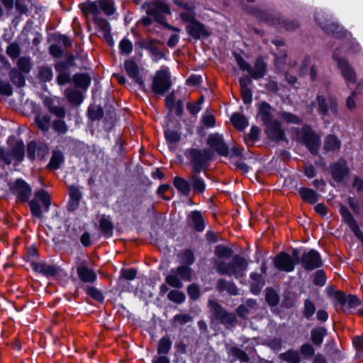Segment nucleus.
I'll use <instances>...</instances> for the list:
<instances>
[{"mask_svg": "<svg viewBox=\"0 0 363 363\" xmlns=\"http://www.w3.org/2000/svg\"><path fill=\"white\" fill-rule=\"evenodd\" d=\"M143 8L145 10L147 16L143 17L140 21L146 26L152 23V18L157 22L163 23V15L171 13L169 6L160 1L146 2L143 5Z\"/></svg>", "mask_w": 363, "mask_h": 363, "instance_id": "obj_1", "label": "nucleus"}, {"mask_svg": "<svg viewBox=\"0 0 363 363\" xmlns=\"http://www.w3.org/2000/svg\"><path fill=\"white\" fill-rule=\"evenodd\" d=\"M84 15L91 16L94 21L98 23L99 14L102 11L104 14L109 16L114 13L116 9L111 1L98 0L91 2L83 3L79 5Z\"/></svg>", "mask_w": 363, "mask_h": 363, "instance_id": "obj_2", "label": "nucleus"}, {"mask_svg": "<svg viewBox=\"0 0 363 363\" xmlns=\"http://www.w3.org/2000/svg\"><path fill=\"white\" fill-rule=\"evenodd\" d=\"M247 265L246 259L240 256H235L230 263H226L223 261L216 262V267L219 273L234 277L236 279L244 277Z\"/></svg>", "mask_w": 363, "mask_h": 363, "instance_id": "obj_3", "label": "nucleus"}, {"mask_svg": "<svg viewBox=\"0 0 363 363\" xmlns=\"http://www.w3.org/2000/svg\"><path fill=\"white\" fill-rule=\"evenodd\" d=\"M180 17L187 24V33L193 38L199 39L210 35L205 26L195 19V13L180 12Z\"/></svg>", "mask_w": 363, "mask_h": 363, "instance_id": "obj_4", "label": "nucleus"}, {"mask_svg": "<svg viewBox=\"0 0 363 363\" xmlns=\"http://www.w3.org/2000/svg\"><path fill=\"white\" fill-rule=\"evenodd\" d=\"M234 57L240 69L242 71H247L253 79H257L264 76L267 71V64L264 62L262 57H259L256 60L254 67L252 68L250 65L245 62L240 55L235 54Z\"/></svg>", "mask_w": 363, "mask_h": 363, "instance_id": "obj_5", "label": "nucleus"}, {"mask_svg": "<svg viewBox=\"0 0 363 363\" xmlns=\"http://www.w3.org/2000/svg\"><path fill=\"white\" fill-rule=\"evenodd\" d=\"M50 206V198L44 190H39L35 193L34 198L29 202V207L32 215L41 218L43 211L48 212Z\"/></svg>", "mask_w": 363, "mask_h": 363, "instance_id": "obj_6", "label": "nucleus"}, {"mask_svg": "<svg viewBox=\"0 0 363 363\" xmlns=\"http://www.w3.org/2000/svg\"><path fill=\"white\" fill-rule=\"evenodd\" d=\"M172 86L169 72L166 67L159 69L152 80V89L157 94H163Z\"/></svg>", "mask_w": 363, "mask_h": 363, "instance_id": "obj_7", "label": "nucleus"}, {"mask_svg": "<svg viewBox=\"0 0 363 363\" xmlns=\"http://www.w3.org/2000/svg\"><path fill=\"white\" fill-rule=\"evenodd\" d=\"M293 258L286 252H280L274 259V264L277 269L286 272H292L295 268L296 262L294 259L298 260L299 251L294 249L292 252Z\"/></svg>", "mask_w": 363, "mask_h": 363, "instance_id": "obj_8", "label": "nucleus"}, {"mask_svg": "<svg viewBox=\"0 0 363 363\" xmlns=\"http://www.w3.org/2000/svg\"><path fill=\"white\" fill-rule=\"evenodd\" d=\"M318 104L319 113L322 115L324 120L325 116H335L337 114V104L336 101L331 98H325L323 96H318L317 97Z\"/></svg>", "mask_w": 363, "mask_h": 363, "instance_id": "obj_9", "label": "nucleus"}, {"mask_svg": "<svg viewBox=\"0 0 363 363\" xmlns=\"http://www.w3.org/2000/svg\"><path fill=\"white\" fill-rule=\"evenodd\" d=\"M301 264L306 270H313L321 267L322 260L320 254L314 250L304 252L301 257Z\"/></svg>", "mask_w": 363, "mask_h": 363, "instance_id": "obj_10", "label": "nucleus"}, {"mask_svg": "<svg viewBox=\"0 0 363 363\" xmlns=\"http://www.w3.org/2000/svg\"><path fill=\"white\" fill-rule=\"evenodd\" d=\"M300 139L303 140L304 144L313 154L317 152L320 144V139L312 132L309 127L305 126L302 128Z\"/></svg>", "mask_w": 363, "mask_h": 363, "instance_id": "obj_11", "label": "nucleus"}, {"mask_svg": "<svg viewBox=\"0 0 363 363\" xmlns=\"http://www.w3.org/2000/svg\"><path fill=\"white\" fill-rule=\"evenodd\" d=\"M208 145L216 151L219 155L227 156L229 153V150L223 140V138L218 133L211 134L208 138Z\"/></svg>", "mask_w": 363, "mask_h": 363, "instance_id": "obj_12", "label": "nucleus"}, {"mask_svg": "<svg viewBox=\"0 0 363 363\" xmlns=\"http://www.w3.org/2000/svg\"><path fill=\"white\" fill-rule=\"evenodd\" d=\"M191 164L193 169L196 172H200L205 167L206 162L210 160V155L206 150H194L191 152Z\"/></svg>", "mask_w": 363, "mask_h": 363, "instance_id": "obj_13", "label": "nucleus"}, {"mask_svg": "<svg viewBox=\"0 0 363 363\" xmlns=\"http://www.w3.org/2000/svg\"><path fill=\"white\" fill-rule=\"evenodd\" d=\"M334 59L336 60L339 68L342 71L343 77L350 86V84H353L355 82V74L353 69L348 65L347 61L337 57L336 54L334 55Z\"/></svg>", "mask_w": 363, "mask_h": 363, "instance_id": "obj_14", "label": "nucleus"}, {"mask_svg": "<svg viewBox=\"0 0 363 363\" xmlns=\"http://www.w3.org/2000/svg\"><path fill=\"white\" fill-rule=\"evenodd\" d=\"M77 273L80 280L84 283H94L97 279L95 271L84 262L77 267Z\"/></svg>", "mask_w": 363, "mask_h": 363, "instance_id": "obj_15", "label": "nucleus"}, {"mask_svg": "<svg viewBox=\"0 0 363 363\" xmlns=\"http://www.w3.org/2000/svg\"><path fill=\"white\" fill-rule=\"evenodd\" d=\"M48 151V147L44 144L30 142L28 145V154L31 160L43 158L47 155Z\"/></svg>", "mask_w": 363, "mask_h": 363, "instance_id": "obj_16", "label": "nucleus"}, {"mask_svg": "<svg viewBox=\"0 0 363 363\" xmlns=\"http://www.w3.org/2000/svg\"><path fill=\"white\" fill-rule=\"evenodd\" d=\"M265 125L266 133L272 140L279 141L284 140V133L279 122L273 121Z\"/></svg>", "mask_w": 363, "mask_h": 363, "instance_id": "obj_17", "label": "nucleus"}, {"mask_svg": "<svg viewBox=\"0 0 363 363\" xmlns=\"http://www.w3.org/2000/svg\"><path fill=\"white\" fill-rule=\"evenodd\" d=\"M124 67L129 77L133 79L142 89H144L145 86V83L143 78L139 75L137 65L131 60H127L124 63Z\"/></svg>", "mask_w": 363, "mask_h": 363, "instance_id": "obj_18", "label": "nucleus"}, {"mask_svg": "<svg viewBox=\"0 0 363 363\" xmlns=\"http://www.w3.org/2000/svg\"><path fill=\"white\" fill-rule=\"evenodd\" d=\"M15 191L20 200L26 201L30 196L31 189L23 180L18 179L15 183Z\"/></svg>", "mask_w": 363, "mask_h": 363, "instance_id": "obj_19", "label": "nucleus"}, {"mask_svg": "<svg viewBox=\"0 0 363 363\" xmlns=\"http://www.w3.org/2000/svg\"><path fill=\"white\" fill-rule=\"evenodd\" d=\"M210 305L213 308L216 316L223 322L232 324L235 320V317L233 314H228L218 303L213 301H209Z\"/></svg>", "mask_w": 363, "mask_h": 363, "instance_id": "obj_20", "label": "nucleus"}, {"mask_svg": "<svg viewBox=\"0 0 363 363\" xmlns=\"http://www.w3.org/2000/svg\"><path fill=\"white\" fill-rule=\"evenodd\" d=\"M347 172L346 162L343 160H340L335 163L332 167V174L336 181H341Z\"/></svg>", "mask_w": 363, "mask_h": 363, "instance_id": "obj_21", "label": "nucleus"}, {"mask_svg": "<svg viewBox=\"0 0 363 363\" xmlns=\"http://www.w3.org/2000/svg\"><path fill=\"white\" fill-rule=\"evenodd\" d=\"M337 297L339 303L345 306V309L355 308L359 304L358 298L353 295L345 296L343 294L339 293Z\"/></svg>", "mask_w": 363, "mask_h": 363, "instance_id": "obj_22", "label": "nucleus"}, {"mask_svg": "<svg viewBox=\"0 0 363 363\" xmlns=\"http://www.w3.org/2000/svg\"><path fill=\"white\" fill-rule=\"evenodd\" d=\"M259 116L264 125L272 122V108L266 102L259 105Z\"/></svg>", "mask_w": 363, "mask_h": 363, "instance_id": "obj_23", "label": "nucleus"}, {"mask_svg": "<svg viewBox=\"0 0 363 363\" xmlns=\"http://www.w3.org/2000/svg\"><path fill=\"white\" fill-rule=\"evenodd\" d=\"M340 211V213H341L343 219L347 223L348 225L352 230V231L354 233V234L357 237L360 238L362 236V233L360 232L359 229L358 228L356 222L352 218L348 209L345 207H341Z\"/></svg>", "mask_w": 363, "mask_h": 363, "instance_id": "obj_24", "label": "nucleus"}, {"mask_svg": "<svg viewBox=\"0 0 363 363\" xmlns=\"http://www.w3.org/2000/svg\"><path fill=\"white\" fill-rule=\"evenodd\" d=\"M230 121L235 128L239 130H244L248 125L247 118L239 113L233 114Z\"/></svg>", "mask_w": 363, "mask_h": 363, "instance_id": "obj_25", "label": "nucleus"}, {"mask_svg": "<svg viewBox=\"0 0 363 363\" xmlns=\"http://www.w3.org/2000/svg\"><path fill=\"white\" fill-rule=\"evenodd\" d=\"M69 208L74 209L77 207L82 197L80 190L76 186H70L69 190Z\"/></svg>", "mask_w": 363, "mask_h": 363, "instance_id": "obj_26", "label": "nucleus"}, {"mask_svg": "<svg viewBox=\"0 0 363 363\" xmlns=\"http://www.w3.org/2000/svg\"><path fill=\"white\" fill-rule=\"evenodd\" d=\"M173 184L178 191L185 195L189 194L190 191V185L188 181L182 177H176L174 179Z\"/></svg>", "mask_w": 363, "mask_h": 363, "instance_id": "obj_27", "label": "nucleus"}, {"mask_svg": "<svg viewBox=\"0 0 363 363\" xmlns=\"http://www.w3.org/2000/svg\"><path fill=\"white\" fill-rule=\"evenodd\" d=\"M75 85L79 88L86 89L91 83L90 77L85 74H77L73 77Z\"/></svg>", "mask_w": 363, "mask_h": 363, "instance_id": "obj_28", "label": "nucleus"}, {"mask_svg": "<svg viewBox=\"0 0 363 363\" xmlns=\"http://www.w3.org/2000/svg\"><path fill=\"white\" fill-rule=\"evenodd\" d=\"M327 331L324 328L318 327L311 331V340L316 345H320L326 335Z\"/></svg>", "mask_w": 363, "mask_h": 363, "instance_id": "obj_29", "label": "nucleus"}, {"mask_svg": "<svg viewBox=\"0 0 363 363\" xmlns=\"http://www.w3.org/2000/svg\"><path fill=\"white\" fill-rule=\"evenodd\" d=\"M301 198L311 203H313L317 201L318 196L317 193L313 189L308 188H303L299 190Z\"/></svg>", "mask_w": 363, "mask_h": 363, "instance_id": "obj_30", "label": "nucleus"}, {"mask_svg": "<svg viewBox=\"0 0 363 363\" xmlns=\"http://www.w3.org/2000/svg\"><path fill=\"white\" fill-rule=\"evenodd\" d=\"M322 28L325 30V31L328 33L333 35L337 38H340L344 35L345 30L343 28H340L339 26L335 24H330L328 26L323 25L320 22H318Z\"/></svg>", "mask_w": 363, "mask_h": 363, "instance_id": "obj_31", "label": "nucleus"}, {"mask_svg": "<svg viewBox=\"0 0 363 363\" xmlns=\"http://www.w3.org/2000/svg\"><path fill=\"white\" fill-rule=\"evenodd\" d=\"M217 288L220 291H226L231 295L238 294V289L232 282H228L224 279H220L217 284Z\"/></svg>", "mask_w": 363, "mask_h": 363, "instance_id": "obj_32", "label": "nucleus"}, {"mask_svg": "<svg viewBox=\"0 0 363 363\" xmlns=\"http://www.w3.org/2000/svg\"><path fill=\"white\" fill-rule=\"evenodd\" d=\"M280 358L289 363H299L301 361L300 355L296 350H289L280 354Z\"/></svg>", "mask_w": 363, "mask_h": 363, "instance_id": "obj_33", "label": "nucleus"}, {"mask_svg": "<svg viewBox=\"0 0 363 363\" xmlns=\"http://www.w3.org/2000/svg\"><path fill=\"white\" fill-rule=\"evenodd\" d=\"M100 229L106 237L113 235V223L108 218L103 217L100 220Z\"/></svg>", "mask_w": 363, "mask_h": 363, "instance_id": "obj_34", "label": "nucleus"}, {"mask_svg": "<svg viewBox=\"0 0 363 363\" xmlns=\"http://www.w3.org/2000/svg\"><path fill=\"white\" fill-rule=\"evenodd\" d=\"M65 95L67 99L74 104H80L83 100L81 92L72 89H67L65 91Z\"/></svg>", "mask_w": 363, "mask_h": 363, "instance_id": "obj_35", "label": "nucleus"}, {"mask_svg": "<svg viewBox=\"0 0 363 363\" xmlns=\"http://www.w3.org/2000/svg\"><path fill=\"white\" fill-rule=\"evenodd\" d=\"M178 274L175 270H172L171 272L166 277V282L171 286L174 288H182L183 284L181 279L179 278Z\"/></svg>", "mask_w": 363, "mask_h": 363, "instance_id": "obj_36", "label": "nucleus"}, {"mask_svg": "<svg viewBox=\"0 0 363 363\" xmlns=\"http://www.w3.org/2000/svg\"><path fill=\"white\" fill-rule=\"evenodd\" d=\"M340 147V141L334 135H328L324 143V147L327 150H335Z\"/></svg>", "mask_w": 363, "mask_h": 363, "instance_id": "obj_37", "label": "nucleus"}, {"mask_svg": "<svg viewBox=\"0 0 363 363\" xmlns=\"http://www.w3.org/2000/svg\"><path fill=\"white\" fill-rule=\"evenodd\" d=\"M35 123L39 129L42 131H47L50 126V118L46 115H38L35 118Z\"/></svg>", "mask_w": 363, "mask_h": 363, "instance_id": "obj_38", "label": "nucleus"}, {"mask_svg": "<svg viewBox=\"0 0 363 363\" xmlns=\"http://www.w3.org/2000/svg\"><path fill=\"white\" fill-rule=\"evenodd\" d=\"M64 157L60 151H55L48 164V167L52 169H57L60 167V164L63 162Z\"/></svg>", "mask_w": 363, "mask_h": 363, "instance_id": "obj_39", "label": "nucleus"}, {"mask_svg": "<svg viewBox=\"0 0 363 363\" xmlns=\"http://www.w3.org/2000/svg\"><path fill=\"white\" fill-rule=\"evenodd\" d=\"M250 277L252 280L251 284V291L253 294H256L261 290V288L263 285L262 277L259 274L252 273L250 274Z\"/></svg>", "mask_w": 363, "mask_h": 363, "instance_id": "obj_40", "label": "nucleus"}, {"mask_svg": "<svg viewBox=\"0 0 363 363\" xmlns=\"http://www.w3.org/2000/svg\"><path fill=\"white\" fill-rule=\"evenodd\" d=\"M191 218L194 223V228L198 231H202L204 229L203 218L201 213L198 211H193L191 213Z\"/></svg>", "mask_w": 363, "mask_h": 363, "instance_id": "obj_41", "label": "nucleus"}, {"mask_svg": "<svg viewBox=\"0 0 363 363\" xmlns=\"http://www.w3.org/2000/svg\"><path fill=\"white\" fill-rule=\"evenodd\" d=\"M12 155L18 162H21L24 158V144L22 141H18L12 150Z\"/></svg>", "mask_w": 363, "mask_h": 363, "instance_id": "obj_42", "label": "nucleus"}, {"mask_svg": "<svg viewBox=\"0 0 363 363\" xmlns=\"http://www.w3.org/2000/svg\"><path fill=\"white\" fill-rule=\"evenodd\" d=\"M229 355L232 357V360L239 359L242 362H247L249 360L248 356L241 350L237 347H232L229 350Z\"/></svg>", "mask_w": 363, "mask_h": 363, "instance_id": "obj_43", "label": "nucleus"}, {"mask_svg": "<svg viewBox=\"0 0 363 363\" xmlns=\"http://www.w3.org/2000/svg\"><path fill=\"white\" fill-rule=\"evenodd\" d=\"M33 269L38 272L43 273L47 275H52L55 273V268L51 265L45 263L33 264Z\"/></svg>", "mask_w": 363, "mask_h": 363, "instance_id": "obj_44", "label": "nucleus"}, {"mask_svg": "<svg viewBox=\"0 0 363 363\" xmlns=\"http://www.w3.org/2000/svg\"><path fill=\"white\" fill-rule=\"evenodd\" d=\"M172 347V341L167 337H162L158 344L157 352L159 354H167Z\"/></svg>", "mask_w": 363, "mask_h": 363, "instance_id": "obj_45", "label": "nucleus"}, {"mask_svg": "<svg viewBox=\"0 0 363 363\" xmlns=\"http://www.w3.org/2000/svg\"><path fill=\"white\" fill-rule=\"evenodd\" d=\"M190 181L195 191L203 193L206 189V184L203 180L196 175L191 176Z\"/></svg>", "mask_w": 363, "mask_h": 363, "instance_id": "obj_46", "label": "nucleus"}, {"mask_svg": "<svg viewBox=\"0 0 363 363\" xmlns=\"http://www.w3.org/2000/svg\"><path fill=\"white\" fill-rule=\"evenodd\" d=\"M174 3L177 5L179 9H182V12H186V13H195L194 12V6L191 2L186 1L184 0H174Z\"/></svg>", "mask_w": 363, "mask_h": 363, "instance_id": "obj_47", "label": "nucleus"}, {"mask_svg": "<svg viewBox=\"0 0 363 363\" xmlns=\"http://www.w3.org/2000/svg\"><path fill=\"white\" fill-rule=\"evenodd\" d=\"M175 271L181 279L188 281L191 280V270L189 267L180 266L177 269H175Z\"/></svg>", "mask_w": 363, "mask_h": 363, "instance_id": "obj_48", "label": "nucleus"}, {"mask_svg": "<svg viewBox=\"0 0 363 363\" xmlns=\"http://www.w3.org/2000/svg\"><path fill=\"white\" fill-rule=\"evenodd\" d=\"M233 251L230 248H228L223 245L217 246L215 250V255L218 258H229L230 257H231Z\"/></svg>", "mask_w": 363, "mask_h": 363, "instance_id": "obj_49", "label": "nucleus"}, {"mask_svg": "<svg viewBox=\"0 0 363 363\" xmlns=\"http://www.w3.org/2000/svg\"><path fill=\"white\" fill-rule=\"evenodd\" d=\"M167 297L172 301H174L177 303H181L185 300V295L183 292L176 290L171 291Z\"/></svg>", "mask_w": 363, "mask_h": 363, "instance_id": "obj_50", "label": "nucleus"}, {"mask_svg": "<svg viewBox=\"0 0 363 363\" xmlns=\"http://www.w3.org/2000/svg\"><path fill=\"white\" fill-rule=\"evenodd\" d=\"M53 73L52 70L49 67H42L39 70V77L41 80L45 82H49L52 79Z\"/></svg>", "mask_w": 363, "mask_h": 363, "instance_id": "obj_51", "label": "nucleus"}, {"mask_svg": "<svg viewBox=\"0 0 363 363\" xmlns=\"http://www.w3.org/2000/svg\"><path fill=\"white\" fill-rule=\"evenodd\" d=\"M10 77L12 82L18 86H23L25 84L24 77L17 70L12 69L10 72Z\"/></svg>", "mask_w": 363, "mask_h": 363, "instance_id": "obj_52", "label": "nucleus"}, {"mask_svg": "<svg viewBox=\"0 0 363 363\" xmlns=\"http://www.w3.org/2000/svg\"><path fill=\"white\" fill-rule=\"evenodd\" d=\"M18 67L22 72L25 73L29 72L31 69L30 60L26 57L20 58L18 61Z\"/></svg>", "mask_w": 363, "mask_h": 363, "instance_id": "obj_53", "label": "nucleus"}, {"mask_svg": "<svg viewBox=\"0 0 363 363\" xmlns=\"http://www.w3.org/2000/svg\"><path fill=\"white\" fill-rule=\"evenodd\" d=\"M121 52L124 54H130L133 50L132 43L128 39H123L119 45Z\"/></svg>", "mask_w": 363, "mask_h": 363, "instance_id": "obj_54", "label": "nucleus"}, {"mask_svg": "<svg viewBox=\"0 0 363 363\" xmlns=\"http://www.w3.org/2000/svg\"><path fill=\"white\" fill-rule=\"evenodd\" d=\"M182 262L188 265H191L194 262V254L191 250H186L182 254Z\"/></svg>", "mask_w": 363, "mask_h": 363, "instance_id": "obj_55", "label": "nucleus"}, {"mask_svg": "<svg viewBox=\"0 0 363 363\" xmlns=\"http://www.w3.org/2000/svg\"><path fill=\"white\" fill-rule=\"evenodd\" d=\"M266 300L271 306H275L279 302L277 294L271 289L267 291Z\"/></svg>", "mask_w": 363, "mask_h": 363, "instance_id": "obj_56", "label": "nucleus"}, {"mask_svg": "<svg viewBox=\"0 0 363 363\" xmlns=\"http://www.w3.org/2000/svg\"><path fill=\"white\" fill-rule=\"evenodd\" d=\"M53 128L59 133H65L67 130V126L65 122L61 119L57 120L53 123Z\"/></svg>", "mask_w": 363, "mask_h": 363, "instance_id": "obj_57", "label": "nucleus"}, {"mask_svg": "<svg viewBox=\"0 0 363 363\" xmlns=\"http://www.w3.org/2000/svg\"><path fill=\"white\" fill-rule=\"evenodd\" d=\"M86 294L97 301H101L104 299L101 292L94 287H87Z\"/></svg>", "mask_w": 363, "mask_h": 363, "instance_id": "obj_58", "label": "nucleus"}, {"mask_svg": "<svg viewBox=\"0 0 363 363\" xmlns=\"http://www.w3.org/2000/svg\"><path fill=\"white\" fill-rule=\"evenodd\" d=\"M315 307L314 304L309 300H306L305 301V307H304V315L309 318H311L315 313Z\"/></svg>", "mask_w": 363, "mask_h": 363, "instance_id": "obj_59", "label": "nucleus"}, {"mask_svg": "<svg viewBox=\"0 0 363 363\" xmlns=\"http://www.w3.org/2000/svg\"><path fill=\"white\" fill-rule=\"evenodd\" d=\"M202 122L206 127H213L216 123V118L210 113H206L202 117Z\"/></svg>", "mask_w": 363, "mask_h": 363, "instance_id": "obj_60", "label": "nucleus"}, {"mask_svg": "<svg viewBox=\"0 0 363 363\" xmlns=\"http://www.w3.org/2000/svg\"><path fill=\"white\" fill-rule=\"evenodd\" d=\"M280 117L283 121L287 123H298L300 122L299 118L289 113L282 112Z\"/></svg>", "mask_w": 363, "mask_h": 363, "instance_id": "obj_61", "label": "nucleus"}, {"mask_svg": "<svg viewBox=\"0 0 363 363\" xmlns=\"http://www.w3.org/2000/svg\"><path fill=\"white\" fill-rule=\"evenodd\" d=\"M164 135L167 141L171 143H176L180 139V135L174 130H166Z\"/></svg>", "mask_w": 363, "mask_h": 363, "instance_id": "obj_62", "label": "nucleus"}, {"mask_svg": "<svg viewBox=\"0 0 363 363\" xmlns=\"http://www.w3.org/2000/svg\"><path fill=\"white\" fill-rule=\"evenodd\" d=\"M189 296L192 299H197L200 296L199 287L195 284L190 285L187 289Z\"/></svg>", "mask_w": 363, "mask_h": 363, "instance_id": "obj_63", "label": "nucleus"}, {"mask_svg": "<svg viewBox=\"0 0 363 363\" xmlns=\"http://www.w3.org/2000/svg\"><path fill=\"white\" fill-rule=\"evenodd\" d=\"M301 352L303 356L311 357L314 354V349L310 344H304L301 347Z\"/></svg>", "mask_w": 363, "mask_h": 363, "instance_id": "obj_64", "label": "nucleus"}]
</instances>
